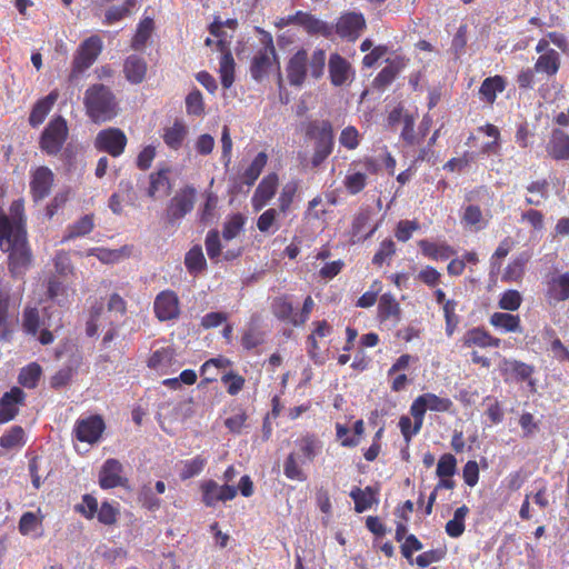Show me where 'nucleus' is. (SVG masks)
<instances>
[{
    "label": "nucleus",
    "mask_w": 569,
    "mask_h": 569,
    "mask_svg": "<svg viewBox=\"0 0 569 569\" xmlns=\"http://www.w3.org/2000/svg\"><path fill=\"white\" fill-rule=\"evenodd\" d=\"M427 409L432 411H449L452 407V401L448 398H440L435 393H423L420 396Z\"/></svg>",
    "instance_id": "obj_46"
},
{
    "label": "nucleus",
    "mask_w": 569,
    "mask_h": 569,
    "mask_svg": "<svg viewBox=\"0 0 569 569\" xmlns=\"http://www.w3.org/2000/svg\"><path fill=\"white\" fill-rule=\"evenodd\" d=\"M469 512L467 506H462L455 511L453 518L446 525V532L452 538L460 537L465 531V519Z\"/></svg>",
    "instance_id": "obj_36"
},
{
    "label": "nucleus",
    "mask_w": 569,
    "mask_h": 569,
    "mask_svg": "<svg viewBox=\"0 0 569 569\" xmlns=\"http://www.w3.org/2000/svg\"><path fill=\"white\" fill-rule=\"evenodd\" d=\"M489 335L486 331L478 328L469 330L463 338V343L467 347L479 346L485 348L487 347Z\"/></svg>",
    "instance_id": "obj_53"
},
{
    "label": "nucleus",
    "mask_w": 569,
    "mask_h": 569,
    "mask_svg": "<svg viewBox=\"0 0 569 569\" xmlns=\"http://www.w3.org/2000/svg\"><path fill=\"white\" fill-rule=\"evenodd\" d=\"M187 134V126L182 121L176 120L171 127L163 129L162 139L167 147L172 150H178L181 148Z\"/></svg>",
    "instance_id": "obj_27"
},
{
    "label": "nucleus",
    "mask_w": 569,
    "mask_h": 569,
    "mask_svg": "<svg viewBox=\"0 0 569 569\" xmlns=\"http://www.w3.org/2000/svg\"><path fill=\"white\" fill-rule=\"evenodd\" d=\"M94 227L93 214H86L69 227L68 236L64 239L83 237L92 231Z\"/></svg>",
    "instance_id": "obj_40"
},
{
    "label": "nucleus",
    "mask_w": 569,
    "mask_h": 569,
    "mask_svg": "<svg viewBox=\"0 0 569 569\" xmlns=\"http://www.w3.org/2000/svg\"><path fill=\"white\" fill-rule=\"evenodd\" d=\"M221 24L222 23L218 20H213L211 22L209 31L214 38H217V40L213 41L212 39L207 38L206 44L210 47L214 43L217 46V50L221 52L219 73L222 87L228 89L234 81V60L229 49V42L223 37V33L220 32Z\"/></svg>",
    "instance_id": "obj_3"
},
{
    "label": "nucleus",
    "mask_w": 569,
    "mask_h": 569,
    "mask_svg": "<svg viewBox=\"0 0 569 569\" xmlns=\"http://www.w3.org/2000/svg\"><path fill=\"white\" fill-rule=\"evenodd\" d=\"M69 134L67 121L61 116L52 118L39 138V148L48 156H57L66 143Z\"/></svg>",
    "instance_id": "obj_7"
},
{
    "label": "nucleus",
    "mask_w": 569,
    "mask_h": 569,
    "mask_svg": "<svg viewBox=\"0 0 569 569\" xmlns=\"http://www.w3.org/2000/svg\"><path fill=\"white\" fill-rule=\"evenodd\" d=\"M221 381L223 382V385L227 388V391L230 395H237L243 388L244 385V379L241 376L233 375L231 372L223 375Z\"/></svg>",
    "instance_id": "obj_62"
},
{
    "label": "nucleus",
    "mask_w": 569,
    "mask_h": 569,
    "mask_svg": "<svg viewBox=\"0 0 569 569\" xmlns=\"http://www.w3.org/2000/svg\"><path fill=\"white\" fill-rule=\"evenodd\" d=\"M396 251V244L391 239H386L380 243L379 250L373 256L372 262L381 266Z\"/></svg>",
    "instance_id": "obj_57"
},
{
    "label": "nucleus",
    "mask_w": 569,
    "mask_h": 569,
    "mask_svg": "<svg viewBox=\"0 0 569 569\" xmlns=\"http://www.w3.org/2000/svg\"><path fill=\"white\" fill-rule=\"evenodd\" d=\"M24 431L20 426L11 427L6 433L0 437V446L3 449H12L23 445Z\"/></svg>",
    "instance_id": "obj_44"
},
{
    "label": "nucleus",
    "mask_w": 569,
    "mask_h": 569,
    "mask_svg": "<svg viewBox=\"0 0 569 569\" xmlns=\"http://www.w3.org/2000/svg\"><path fill=\"white\" fill-rule=\"evenodd\" d=\"M367 183V176L365 172H352L346 176L345 186L351 194L359 193Z\"/></svg>",
    "instance_id": "obj_50"
},
{
    "label": "nucleus",
    "mask_w": 569,
    "mask_h": 569,
    "mask_svg": "<svg viewBox=\"0 0 569 569\" xmlns=\"http://www.w3.org/2000/svg\"><path fill=\"white\" fill-rule=\"evenodd\" d=\"M42 369L37 362H31L23 367L19 373L18 381L26 388H34L41 377Z\"/></svg>",
    "instance_id": "obj_37"
},
{
    "label": "nucleus",
    "mask_w": 569,
    "mask_h": 569,
    "mask_svg": "<svg viewBox=\"0 0 569 569\" xmlns=\"http://www.w3.org/2000/svg\"><path fill=\"white\" fill-rule=\"evenodd\" d=\"M359 133L355 127L345 128L339 137V142L346 147L347 149H356L359 144L358 140Z\"/></svg>",
    "instance_id": "obj_59"
},
{
    "label": "nucleus",
    "mask_w": 569,
    "mask_h": 569,
    "mask_svg": "<svg viewBox=\"0 0 569 569\" xmlns=\"http://www.w3.org/2000/svg\"><path fill=\"white\" fill-rule=\"evenodd\" d=\"M307 53L301 50L298 51L289 61L288 64V79L292 86H301L305 81L307 72Z\"/></svg>",
    "instance_id": "obj_26"
},
{
    "label": "nucleus",
    "mask_w": 569,
    "mask_h": 569,
    "mask_svg": "<svg viewBox=\"0 0 569 569\" xmlns=\"http://www.w3.org/2000/svg\"><path fill=\"white\" fill-rule=\"evenodd\" d=\"M273 310H274V315L278 318L288 320L289 322H291V319L293 317H298V313L293 312L292 305L284 299L276 300L273 303Z\"/></svg>",
    "instance_id": "obj_58"
},
{
    "label": "nucleus",
    "mask_w": 569,
    "mask_h": 569,
    "mask_svg": "<svg viewBox=\"0 0 569 569\" xmlns=\"http://www.w3.org/2000/svg\"><path fill=\"white\" fill-rule=\"evenodd\" d=\"M99 507L97 499L88 493L82 497V503L76 506V510L87 519H93Z\"/></svg>",
    "instance_id": "obj_52"
},
{
    "label": "nucleus",
    "mask_w": 569,
    "mask_h": 569,
    "mask_svg": "<svg viewBox=\"0 0 569 569\" xmlns=\"http://www.w3.org/2000/svg\"><path fill=\"white\" fill-rule=\"evenodd\" d=\"M545 299L550 307L569 299V272H553L547 277Z\"/></svg>",
    "instance_id": "obj_12"
},
{
    "label": "nucleus",
    "mask_w": 569,
    "mask_h": 569,
    "mask_svg": "<svg viewBox=\"0 0 569 569\" xmlns=\"http://www.w3.org/2000/svg\"><path fill=\"white\" fill-rule=\"evenodd\" d=\"M170 168L164 167L156 172H151L149 176V187L147 189V194L151 199H156L159 193L168 196L171 191V182H170Z\"/></svg>",
    "instance_id": "obj_23"
},
{
    "label": "nucleus",
    "mask_w": 569,
    "mask_h": 569,
    "mask_svg": "<svg viewBox=\"0 0 569 569\" xmlns=\"http://www.w3.org/2000/svg\"><path fill=\"white\" fill-rule=\"evenodd\" d=\"M256 31L260 36V42L263 48L259 50L253 58V62L251 63V76L256 80H261L269 71L274 70L277 71L278 80L281 81L271 34L258 27L256 28Z\"/></svg>",
    "instance_id": "obj_5"
},
{
    "label": "nucleus",
    "mask_w": 569,
    "mask_h": 569,
    "mask_svg": "<svg viewBox=\"0 0 569 569\" xmlns=\"http://www.w3.org/2000/svg\"><path fill=\"white\" fill-rule=\"evenodd\" d=\"M244 223H246V218L240 213L232 214L231 217H229L223 224V230H222L223 239L228 241V240H231L234 237H237L240 233V231L243 229Z\"/></svg>",
    "instance_id": "obj_42"
},
{
    "label": "nucleus",
    "mask_w": 569,
    "mask_h": 569,
    "mask_svg": "<svg viewBox=\"0 0 569 569\" xmlns=\"http://www.w3.org/2000/svg\"><path fill=\"white\" fill-rule=\"evenodd\" d=\"M283 469H284V475L292 480L302 481L306 479L303 471L301 470V468L299 467V465L297 462V458H296L295 453H290L288 456V458L284 462Z\"/></svg>",
    "instance_id": "obj_55"
},
{
    "label": "nucleus",
    "mask_w": 569,
    "mask_h": 569,
    "mask_svg": "<svg viewBox=\"0 0 569 569\" xmlns=\"http://www.w3.org/2000/svg\"><path fill=\"white\" fill-rule=\"evenodd\" d=\"M123 467L117 459L110 458L104 461L99 472V486L102 489L124 487L128 479L122 476Z\"/></svg>",
    "instance_id": "obj_16"
},
{
    "label": "nucleus",
    "mask_w": 569,
    "mask_h": 569,
    "mask_svg": "<svg viewBox=\"0 0 569 569\" xmlns=\"http://www.w3.org/2000/svg\"><path fill=\"white\" fill-rule=\"evenodd\" d=\"M329 74L333 86L346 84L353 72L350 63L341 56L335 53L329 59Z\"/></svg>",
    "instance_id": "obj_21"
},
{
    "label": "nucleus",
    "mask_w": 569,
    "mask_h": 569,
    "mask_svg": "<svg viewBox=\"0 0 569 569\" xmlns=\"http://www.w3.org/2000/svg\"><path fill=\"white\" fill-rule=\"evenodd\" d=\"M26 399L24 391L19 387H12L0 399V425L7 423L16 418L19 412V406L23 405Z\"/></svg>",
    "instance_id": "obj_17"
},
{
    "label": "nucleus",
    "mask_w": 569,
    "mask_h": 569,
    "mask_svg": "<svg viewBox=\"0 0 569 569\" xmlns=\"http://www.w3.org/2000/svg\"><path fill=\"white\" fill-rule=\"evenodd\" d=\"M104 428V421L100 416L79 419L74 427L76 438L81 442L94 443L100 439Z\"/></svg>",
    "instance_id": "obj_15"
},
{
    "label": "nucleus",
    "mask_w": 569,
    "mask_h": 569,
    "mask_svg": "<svg viewBox=\"0 0 569 569\" xmlns=\"http://www.w3.org/2000/svg\"><path fill=\"white\" fill-rule=\"evenodd\" d=\"M156 157V148L152 146L144 147L137 157V167L140 170H148Z\"/></svg>",
    "instance_id": "obj_64"
},
{
    "label": "nucleus",
    "mask_w": 569,
    "mask_h": 569,
    "mask_svg": "<svg viewBox=\"0 0 569 569\" xmlns=\"http://www.w3.org/2000/svg\"><path fill=\"white\" fill-rule=\"evenodd\" d=\"M153 312L156 318L161 322L178 319L180 316V300L178 295L170 289L160 291L153 301Z\"/></svg>",
    "instance_id": "obj_11"
},
{
    "label": "nucleus",
    "mask_w": 569,
    "mask_h": 569,
    "mask_svg": "<svg viewBox=\"0 0 569 569\" xmlns=\"http://www.w3.org/2000/svg\"><path fill=\"white\" fill-rule=\"evenodd\" d=\"M419 246L425 256L436 260H446L455 253V251L449 246L436 244L427 240H421Z\"/></svg>",
    "instance_id": "obj_35"
},
{
    "label": "nucleus",
    "mask_w": 569,
    "mask_h": 569,
    "mask_svg": "<svg viewBox=\"0 0 569 569\" xmlns=\"http://www.w3.org/2000/svg\"><path fill=\"white\" fill-rule=\"evenodd\" d=\"M366 27V21L362 14L350 12L343 14L337 22V33L349 40H356Z\"/></svg>",
    "instance_id": "obj_18"
},
{
    "label": "nucleus",
    "mask_w": 569,
    "mask_h": 569,
    "mask_svg": "<svg viewBox=\"0 0 569 569\" xmlns=\"http://www.w3.org/2000/svg\"><path fill=\"white\" fill-rule=\"evenodd\" d=\"M83 106L87 116L94 123L111 121L120 110L116 94L108 86L102 83H94L87 88Z\"/></svg>",
    "instance_id": "obj_2"
},
{
    "label": "nucleus",
    "mask_w": 569,
    "mask_h": 569,
    "mask_svg": "<svg viewBox=\"0 0 569 569\" xmlns=\"http://www.w3.org/2000/svg\"><path fill=\"white\" fill-rule=\"evenodd\" d=\"M154 29V22L152 18H143L137 27L136 33L131 41V48L134 50H141L148 40L150 39Z\"/></svg>",
    "instance_id": "obj_32"
},
{
    "label": "nucleus",
    "mask_w": 569,
    "mask_h": 569,
    "mask_svg": "<svg viewBox=\"0 0 569 569\" xmlns=\"http://www.w3.org/2000/svg\"><path fill=\"white\" fill-rule=\"evenodd\" d=\"M58 97V91L53 90L47 97L38 100L34 103L29 116V123L31 127L36 128L44 121L46 117L56 103Z\"/></svg>",
    "instance_id": "obj_24"
},
{
    "label": "nucleus",
    "mask_w": 569,
    "mask_h": 569,
    "mask_svg": "<svg viewBox=\"0 0 569 569\" xmlns=\"http://www.w3.org/2000/svg\"><path fill=\"white\" fill-rule=\"evenodd\" d=\"M197 190L192 186H184L176 192L167 207V219L170 223L182 219L192 211L196 202Z\"/></svg>",
    "instance_id": "obj_10"
},
{
    "label": "nucleus",
    "mask_w": 569,
    "mask_h": 569,
    "mask_svg": "<svg viewBox=\"0 0 569 569\" xmlns=\"http://www.w3.org/2000/svg\"><path fill=\"white\" fill-rule=\"evenodd\" d=\"M326 63V53L323 50H316L310 59L309 68L311 74L315 78H319L323 73V68Z\"/></svg>",
    "instance_id": "obj_60"
},
{
    "label": "nucleus",
    "mask_w": 569,
    "mask_h": 569,
    "mask_svg": "<svg viewBox=\"0 0 569 569\" xmlns=\"http://www.w3.org/2000/svg\"><path fill=\"white\" fill-rule=\"evenodd\" d=\"M43 518V516L38 517L31 511L24 512L19 520V532L22 536H29L42 526Z\"/></svg>",
    "instance_id": "obj_41"
},
{
    "label": "nucleus",
    "mask_w": 569,
    "mask_h": 569,
    "mask_svg": "<svg viewBox=\"0 0 569 569\" xmlns=\"http://www.w3.org/2000/svg\"><path fill=\"white\" fill-rule=\"evenodd\" d=\"M521 301L522 297L519 291L507 290L499 301V307L505 310L515 311L520 307Z\"/></svg>",
    "instance_id": "obj_54"
},
{
    "label": "nucleus",
    "mask_w": 569,
    "mask_h": 569,
    "mask_svg": "<svg viewBox=\"0 0 569 569\" xmlns=\"http://www.w3.org/2000/svg\"><path fill=\"white\" fill-rule=\"evenodd\" d=\"M10 217L0 210V250L8 254V270L12 278H23L30 269L33 254L28 241L27 219L22 200L10 206Z\"/></svg>",
    "instance_id": "obj_1"
},
{
    "label": "nucleus",
    "mask_w": 569,
    "mask_h": 569,
    "mask_svg": "<svg viewBox=\"0 0 569 569\" xmlns=\"http://www.w3.org/2000/svg\"><path fill=\"white\" fill-rule=\"evenodd\" d=\"M123 72L129 82L141 83L146 78L147 62L143 58L131 54L124 60Z\"/></svg>",
    "instance_id": "obj_25"
},
{
    "label": "nucleus",
    "mask_w": 569,
    "mask_h": 569,
    "mask_svg": "<svg viewBox=\"0 0 569 569\" xmlns=\"http://www.w3.org/2000/svg\"><path fill=\"white\" fill-rule=\"evenodd\" d=\"M206 465L207 460L201 456H197L190 460H186L180 471V479L188 480L190 478L198 476L199 473H201Z\"/></svg>",
    "instance_id": "obj_45"
},
{
    "label": "nucleus",
    "mask_w": 569,
    "mask_h": 569,
    "mask_svg": "<svg viewBox=\"0 0 569 569\" xmlns=\"http://www.w3.org/2000/svg\"><path fill=\"white\" fill-rule=\"evenodd\" d=\"M207 254L211 260L219 258L221 253V242L218 230L208 231L204 240Z\"/></svg>",
    "instance_id": "obj_51"
},
{
    "label": "nucleus",
    "mask_w": 569,
    "mask_h": 569,
    "mask_svg": "<svg viewBox=\"0 0 569 569\" xmlns=\"http://www.w3.org/2000/svg\"><path fill=\"white\" fill-rule=\"evenodd\" d=\"M379 317L382 320L393 319L396 321L400 320L401 309L398 301L390 293H385L380 297L379 305Z\"/></svg>",
    "instance_id": "obj_31"
},
{
    "label": "nucleus",
    "mask_w": 569,
    "mask_h": 569,
    "mask_svg": "<svg viewBox=\"0 0 569 569\" xmlns=\"http://www.w3.org/2000/svg\"><path fill=\"white\" fill-rule=\"evenodd\" d=\"M546 152L555 160H569V136L560 129L552 130Z\"/></svg>",
    "instance_id": "obj_20"
},
{
    "label": "nucleus",
    "mask_w": 569,
    "mask_h": 569,
    "mask_svg": "<svg viewBox=\"0 0 569 569\" xmlns=\"http://www.w3.org/2000/svg\"><path fill=\"white\" fill-rule=\"evenodd\" d=\"M457 459L451 453H445L440 457L436 473L439 478H450L456 473Z\"/></svg>",
    "instance_id": "obj_47"
},
{
    "label": "nucleus",
    "mask_w": 569,
    "mask_h": 569,
    "mask_svg": "<svg viewBox=\"0 0 569 569\" xmlns=\"http://www.w3.org/2000/svg\"><path fill=\"white\" fill-rule=\"evenodd\" d=\"M369 220H370V210L369 209L361 210L355 217L353 222H352L353 237H357L358 239H367L373 234V232L377 229V226L363 234V231H365Z\"/></svg>",
    "instance_id": "obj_39"
},
{
    "label": "nucleus",
    "mask_w": 569,
    "mask_h": 569,
    "mask_svg": "<svg viewBox=\"0 0 569 569\" xmlns=\"http://www.w3.org/2000/svg\"><path fill=\"white\" fill-rule=\"evenodd\" d=\"M101 51L102 40L99 36H91L81 42L72 60L70 78H78L89 69L96 62Z\"/></svg>",
    "instance_id": "obj_8"
},
{
    "label": "nucleus",
    "mask_w": 569,
    "mask_h": 569,
    "mask_svg": "<svg viewBox=\"0 0 569 569\" xmlns=\"http://www.w3.org/2000/svg\"><path fill=\"white\" fill-rule=\"evenodd\" d=\"M118 516L119 509L113 507L108 501H103L97 511L98 521L106 526L114 525L118 520Z\"/></svg>",
    "instance_id": "obj_48"
},
{
    "label": "nucleus",
    "mask_w": 569,
    "mask_h": 569,
    "mask_svg": "<svg viewBox=\"0 0 569 569\" xmlns=\"http://www.w3.org/2000/svg\"><path fill=\"white\" fill-rule=\"evenodd\" d=\"M462 220L470 226H477V229H481L480 224L482 221V212L478 206L469 204L465 209Z\"/></svg>",
    "instance_id": "obj_63"
},
{
    "label": "nucleus",
    "mask_w": 569,
    "mask_h": 569,
    "mask_svg": "<svg viewBox=\"0 0 569 569\" xmlns=\"http://www.w3.org/2000/svg\"><path fill=\"white\" fill-rule=\"evenodd\" d=\"M54 174L52 170L46 166L37 167L30 173V194L34 202L47 198L52 189Z\"/></svg>",
    "instance_id": "obj_13"
},
{
    "label": "nucleus",
    "mask_w": 569,
    "mask_h": 569,
    "mask_svg": "<svg viewBox=\"0 0 569 569\" xmlns=\"http://www.w3.org/2000/svg\"><path fill=\"white\" fill-rule=\"evenodd\" d=\"M445 556V551L441 549H435L426 551L416 558V563L421 568H427L433 562L440 561Z\"/></svg>",
    "instance_id": "obj_61"
},
{
    "label": "nucleus",
    "mask_w": 569,
    "mask_h": 569,
    "mask_svg": "<svg viewBox=\"0 0 569 569\" xmlns=\"http://www.w3.org/2000/svg\"><path fill=\"white\" fill-rule=\"evenodd\" d=\"M127 143L128 138L126 133L116 127L100 130L94 139V148L113 158H118L124 152Z\"/></svg>",
    "instance_id": "obj_9"
},
{
    "label": "nucleus",
    "mask_w": 569,
    "mask_h": 569,
    "mask_svg": "<svg viewBox=\"0 0 569 569\" xmlns=\"http://www.w3.org/2000/svg\"><path fill=\"white\" fill-rule=\"evenodd\" d=\"M127 312V302L119 293H112L108 300V309L104 310L103 303L97 301L89 310V318L86 323V333L89 337L97 335L98 329L107 320H112L111 315L124 316Z\"/></svg>",
    "instance_id": "obj_4"
},
{
    "label": "nucleus",
    "mask_w": 569,
    "mask_h": 569,
    "mask_svg": "<svg viewBox=\"0 0 569 569\" xmlns=\"http://www.w3.org/2000/svg\"><path fill=\"white\" fill-rule=\"evenodd\" d=\"M278 181L276 173H270L260 181L252 198L256 211L261 210L273 198L278 189Z\"/></svg>",
    "instance_id": "obj_19"
},
{
    "label": "nucleus",
    "mask_w": 569,
    "mask_h": 569,
    "mask_svg": "<svg viewBox=\"0 0 569 569\" xmlns=\"http://www.w3.org/2000/svg\"><path fill=\"white\" fill-rule=\"evenodd\" d=\"M184 266L190 274H199L207 268V261L199 244L193 246L184 257Z\"/></svg>",
    "instance_id": "obj_30"
},
{
    "label": "nucleus",
    "mask_w": 569,
    "mask_h": 569,
    "mask_svg": "<svg viewBox=\"0 0 569 569\" xmlns=\"http://www.w3.org/2000/svg\"><path fill=\"white\" fill-rule=\"evenodd\" d=\"M376 495L377 490L372 487H366L365 489L358 487L353 488L350 492V497L355 501V510L361 513L371 508L373 503H378Z\"/></svg>",
    "instance_id": "obj_29"
},
{
    "label": "nucleus",
    "mask_w": 569,
    "mask_h": 569,
    "mask_svg": "<svg viewBox=\"0 0 569 569\" xmlns=\"http://www.w3.org/2000/svg\"><path fill=\"white\" fill-rule=\"evenodd\" d=\"M186 109L188 114L200 116L204 111L203 99L201 92L196 89L186 98Z\"/></svg>",
    "instance_id": "obj_49"
},
{
    "label": "nucleus",
    "mask_w": 569,
    "mask_h": 569,
    "mask_svg": "<svg viewBox=\"0 0 569 569\" xmlns=\"http://www.w3.org/2000/svg\"><path fill=\"white\" fill-rule=\"evenodd\" d=\"M40 327L39 311L34 307H27L22 315V328L31 336H36Z\"/></svg>",
    "instance_id": "obj_43"
},
{
    "label": "nucleus",
    "mask_w": 569,
    "mask_h": 569,
    "mask_svg": "<svg viewBox=\"0 0 569 569\" xmlns=\"http://www.w3.org/2000/svg\"><path fill=\"white\" fill-rule=\"evenodd\" d=\"M307 136L316 140L315 152L312 156V166L319 167L325 159L332 152L333 131L332 126L327 120H316L309 123Z\"/></svg>",
    "instance_id": "obj_6"
},
{
    "label": "nucleus",
    "mask_w": 569,
    "mask_h": 569,
    "mask_svg": "<svg viewBox=\"0 0 569 569\" xmlns=\"http://www.w3.org/2000/svg\"><path fill=\"white\" fill-rule=\"evenodd\" d=\"M560 66V56L553 50H547L543 54H541L536 64L535 70L537 72H545L547 74H555Z\"/></svg>",
    "instance_id": "obj_33"
},
{
    "label": "nucleus",
    "mask_w": 569,
    "mask_h": 569,
    "mask_svg": "<svg viewBox=\"0 0 569 569\" xmlns=\"http://www.w3.org/2000/svg\"><path fill=\"white\" fill-rule=\"evenodd\" d=\"M505 89V81L502 77L496 76L491 78H487L479 90L482 99L489 103H492L496 100L497 92H502Z\"/></svg>",
    "instance_id": "obj_34"
},
{
    "label": "nucleus",
    "mask_w": 569,
    "mask_h": 569,
    "mask_svg": "<svg viewBox=\"0 0 569 569\" xmlns=\"http://www.w3.org/2000/svg\"><path fill=\"white\" fill-rule=\"evenodd\" d=\"M490 323L497 328H502L505 331H520L519 317L510 313L496 312L491 316Z\"/></svg>",
    "instance_id": "obj_38"
},
{
    "label": "nucleus",
    "mask_w": 569,
    "mask_h": 569,
    "mask_svg": "<svg viewBox=\"0 0 569 569\" xmlns=\"http://www.w3.org/2000/svg\"><path fill=\"white\" fill-rule=\"evenodd\" d=\"M174 359V351L167 347L157 349L151 353L148 359V367L161 373H167L168 369L172 366Z\"/></svg>",
    "instance_id": "obj_28"
},
{
    "label": "nucleus",
    "mask_w": 569,
    "mask_h": 569,
    "mask_svg": "<svg viewBox=\"0 0 569 569\" xmlns=\"http://www.w3.org/2000/svg\"><path fill=\"white\" fill-rule=\"evenodd\" d=\"M426 411H427V408H426L422 399L419 396L412 402V405L410 407V413H411V416L415 419L413 432H419L420 431V429L422 427V423H423V418H425Z\"/></svg>",
    "instance_id": "obj_56"
},
{
    "label": "nucleus",
    "mask_w": 569,
    "mask_h": 569,
    "mask_svg": "<svg viewBox=\"0 0 569 569\" xmlns=\"http://www.w3.org/2000/svg\"><path fill=\"white\" fill-rule=\"evenodd\" d=\"M202 501L208 507H214L218 502H226L237 496L238 488L230 485H218L214 480H206L200 486Z\"/></svg>",
    "instance_id": "obj_14"
},
{
    "label": "nucleus",
    "mask_w": 569,
    "mask_h": 569,
    "mask_svg": "<svg viewBox=\"0 0 569 569\" xmlns=\"http://www.w3.org/2000/svg\"><path fill=\"white\" fill-rule=\"evenodd\" d=\"M291 23L302 26L310 33H329V27L325 22L301 11L297 12L295 16H289L287 19H281L280 24L288 26Z\"/></svg>",
    "instance_id": "obj_22"
}]
</instances>
